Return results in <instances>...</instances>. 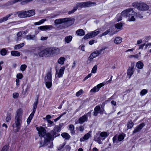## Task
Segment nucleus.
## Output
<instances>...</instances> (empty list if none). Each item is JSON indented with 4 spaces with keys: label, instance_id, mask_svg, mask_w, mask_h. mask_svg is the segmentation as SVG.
Instances as JSON below:
<instances>
[{
    "label": "nucleus",
    "instance_id": "nucleus-12",
    "mask_svg": "<svg viewBox=\"0 0 151 151\" xmlns=\"http://www.w3.org/2000/svg\"><path fill=\"white\" fill-rule=\"evenodd\" d=\"M104 109L103 108L101 109L100 106H97L94 108L93 115L95 116H96L99 113L102 114L104 113Z\"/></svg>",
    "mask_w": 151,
    "mask_h": 151
},
{
    "label": "nucleus",
    "instance_id": "nucleus-15",
    "mask_svg": "<svg viewBox=\"0 0 151 151\" xmlns=\"http://www.w3.org/2000/svg\"><path fill=\"white\" fill-rule=\"evenodd\" d=\"M145 125V124L143 123H142L138 125L136 127L134 128L133 132V134L140 132Z\"/></svg>",
    "mask_w": 151,
    "mask_h": 151
},
{
    "label": "nucleus",
    "instance_id": "nucleus-56",
    "mask_svg": "<svg viewBox=\"0 0 151 151\" xmlns=\"http://www.w3.org/2000/svg\"><path fill=\"white\" fill-rule=\"evenodd\" d=\"M122 16H123L122 15V13L121 14H119L118 15L117 18L118 21H120L122 20Z\"/></svg>",
    "mask_w": 151,
    "mask_h": 151
},
{
    "label": "nucleus",
    "instance_id": "nucleus-10",
    "mask_svg": "<svg viewBox=\"0 0 151 151\" xmlns=\"http://www.w3.org/2000/svg\"><path fill=\"white\" fill-rule=\"evenodd\" d=\"M124 138V137L122 134L118 135H115L113 138V142L114 144H116L118 143L119 142H120L123 140Z\"/></svg>",
    "mask_w": 151,
    "mask_h": 151
},
{
    "label": "nucleus",
    "instance_id": "nucleus-61",
    "mask_svg": "<svg viewBox=\"0 0 151 151\" xmlns=\"http://www.w3.org/2000/svg\"><path fill=\"white\" fill-rule=\"evenodd\" d=\"M78 130L80 132H82L84 130L83 126H81L78 127Z\"/></svg>",
    "mask_w": 151,
    "mask_h": 151
},
{
    "label": "nucleus",
    "instance_id": "nucleus-48",
    "mask_svg": "<svg viewBox=\"0 0 151 151\" xmlns=\"http://www.w3.org/2000/svg\"><path fill=\"white\" fill-rule=\"evenodd\" d=\"M83 93V91L82 89H81L79 91L77 92L76 93V96L77 97H78L81 95Z\"/></svg>",
    "mask_w": 151,
    "mask_h": 151
},
{
    "label": "nucleus",
    "instance_id": "nucleus-7",
    "mask_svg": "<svg viewBox=\"0 0 151 151\" xmlns=\"http://www.w3.org/2000/svg\"><path fill=\"white\" fill-rule=\"evenodd\" d=\"M44 142L42 141L40 142L39 143L40 145V147L44 146L47 145L48 143H50V141H53L52 140V136L49 133H47L44 137Z\"/></svg>",
    "mask_w": 151,
    "mask_h": 151
},
{
    "label": "nucleus",
    "instance_id": "nucleus-23",
    "mask_svg": "<svg viewBox=\"0 0 151 151\" xmlns=\"http://www.w3.org/2000/svg\"><path fill=\"white\" fill-rule=\"evenodd\" d=\"M20 1L21 0H14L13 1H9L6 3L5 5L6 6H9L18 2H20Z\"/></svg>",
    "mask_w": 151,
    "mask_h": 151
},
{
    "label": "nucleus",
    "instance_id": "nucleus-39",
    "mask_svg": "<svg viewBox=\"0 0 151 151\" xmlns=\"http://www.w3.org/2000/svg\"><path fill=\"white\" fill-rule=\"evenodd\" d=\"M34 114L32 113H31V114H30V115H29V117L27 119V123L28 124H29L30 123V122L31 121V120L32 119V118L34 116Z\"/></svg>",
    "mask_w": 151,
    "mask_h": 151
},
{
    "label": "nucleus",
    "instance_id": "nucleus-46",
    "mask_svg": "<svg viewBox=\"0 0 151 151\" xmlns=\"http://www.w3.org/2000/svg\"><path fill=\"white\" fill-rule=\"evenodd\" d=\"M147 92V90L145 89H144L142 90L140 92V95L142 96L145 95Z\"/></svg>",
    "mask_w": 151,
    "mask_h": 151
},
{
    "label": "nucleus",
    "instance_id": "nucleus-20",
    "mask_svg": "<svg viewBox=\"0 0 151 151\" xmlns=\"http://www.w3.org/2000/svg\"><path fill=\"white\" fill-rule=\"evenodd\" d=\"M53 28V27L52 25H45L39 27L38 28L41 30H47L51 29Z\"/></svg>",
    "mask_w": 151,
    "mask_h": 151
},
{
    "label": "nucleus",
    "instance_id": "nucleus-29",
    "mask_svg": "<svg viewBox=\"0 0 151 151\" xmlns=\"http://www.w3.org/2000/svg\"><path fill=\"white\" fill-rule=\"evenodd\" d=\"M38 102V99H37L36 101L35 102L33 105V110L32 113L35 114L36 110V109L37 107V105Z\"/></svg>",
    "mask_w": 151,
    "mask_h": 151
},
{
    "label": "nucleus",
    "instance_id": "nucleus-53",
    "mask_svg": "<svg viewBox=\"0 0 151 151\" xmlns=\"http://www.w3.org/2000/svg\"><path fill=\"white\" fill-rule=\"evenodd\" d=\"M29 88L30 86H29L27 85V88L25 89L24 91V90H23V93L24 95H25L26 94L27 91L29 90Z\"/></svg>",
    "mask_w": 151,
    "mask_h": 151
},
{
    "label": "nucleus",
    "instance_id": "nucleus-9",
    "mask_svg": "<svg viewBox=\"0 0 151 151\" xmlns=\"http://www.w3.org/2000/svg\"><path fill=\"white\" fill-rule=\"evenodd\" d=\"M50 48H46L38 53L40 57H48L51 55Z\"/></svg>",
    "mask_w": 151,
    "mask_h": 151
},
{
    "label": "nucleus",
    "instance_id": "nucleus-1",
    "mask_svg": "<svg viewBox=\"0 0 151 151\" xmlns=\"http://www.w3.org/2000/svg\"><path fill=\"white\" fill-rule=\"evenodd\" d=\"M22 110L19 109L17 110L15 114L14 119V123L12 126L13 128H16L15 131L18 132L19 131L22 124Z\"/></svg>",
    "mask_w": 151,
    "mask_h": 151
},
{
    "label": "nucleus",
    "instance_id": "nucleus-64",
    "mask_svg": "<svg viewBox=\"0 0 151 151\" xmlns=\"http://www.w3.org/2000/svg\"><path fill=\"white\" fill-rule=\"evenodd\" d=\"M66 151H69L70 150V147L69 146H66L65 147Z\"/></svg>",
    "mask_w": 151,
    "mask_h": 151
},
{
    "label": "nucleus",
    "instance_id": "nucleus-25",
    "mask_svg": "<svg viewBox=\"0 0 151 151\" xmlns=\"http://www.w3.org/2000/svg\"><path fill=\"white\" fill-rule=\"evenodd\" d=\"M12 15V13L10 14L7 15L6 17L2 18L0 19V23H1L3 22L6 21L7 20L9 17Z\"/></svg>",
    "mask_w": 151,
    "mask_h": 151
},
{
    "label": "nucleus",
    "instance_id": "nucleus-27",
    "mask_svg": "<svg viewBox=\"0 0 151 151\" xmlns=\"http://www.w3.org/2000/svg\"><path fill=\"white\" fill-rule=\"evenodd\" d=\"M94 140L95 141L97 142L99 144H100L101 142V140H102V138L100 134L98 135L96 137H95Z\"/></svg>",
    "mask_w": 151,
    "mask_h": 151
},
{
    "label": "nucleus",
    "instance_id": "nucleus-21",
    "mask_svg": "<svg viewBox=\"0 0 151 151\" xmlns=\"http://www.w3.org/2000/svg\"><path fill=\"white\" fill-rule=\"evenodd\" d=\"M50 50L51 52V55L55 54H58L59 53L60 51V49L56 47L50 48Z\"/></svg>",
    "mask_w": 151,
    "mask_h": 151
},
{
    "label": "nucleus",
    "instance_id": "nucleus-35",
    "mask_svg": "<svg viewBox=\"0 0 151 151\" xmlns=\"http://www.w3.org/2000/svg\"><path fill=\"white\" fill-rule=\"evenodd\" d=\"M28 12H27V17H29L34 15L35 14V12L34 10H31L27 11Z\"/></svg>",
    "mask_w": 151,
    "mask_h": 151
},
{
    "label": "nucleus",
    "instance_id": "nucleus-58",
    "mask_svg": "<svg viewBox=\"0 0 151 151\" xmlns=\"http://www.w3.org/2000/svg\"><path fill=\"white\" fill-rule=\"evenodd\" d=\"M92 110H91V111L88 112L87 113L85 114L84 115H86V117L88 118V116L91 117V112Z\"/></svg>",
    "mask_w": 151,
    "mask_h": 151
},
{
    "label": "nucleus",
    "instance_id": "nucleus-55",
    "mask_svg": "<svg viewBox=\"0 0 151 151\" xmlns=\"http://www.w3.org/2000/svg\"><path fill=\"white\" fill-rule=\"evenodd\" d=\"M99 90H98L97 88L96 87H94L90 91V92H96L98 91Z\"/></svg>",
    "mask_w": 151,
    "mask_h": 151
},
{
    "label": "nucleus",
    "instance_id": "nucleus-50",
    "mask_svg": "<svg viewBox=\"0 0 151 151\" xmlns=\"http://www.w3.org/2000/svg\"><path fill=\"white\" fill-rule=\"evenodd\" d=\"M77 10V7H74L73 9L71 11H69L68 14H70L74 12Z\"/></svg>",
    "mask_w": 151,
    "mask_h": 151
},
{
    "label": "nucleus",
    "instance_id": "nucleus-18",
    "mask_svg": "<svg viewBox=\"0 0 151 151\" xmlns=\"http://www.w3.org/2000/svg\"><path fill=\"white\" fill-rule=\"evenodd\" d=\"M25 38L27 40H36L37 39L36 36L35 35H27L26 36Z\"/></svg>",
    "mask_w": 151,
    "mask_h": 151
},
{
    "label": "nucleus",
    "instance_id": "nucleus-51",
    "mask_svg": "<svg viewBox=\"0 0 151 151\" xmlns=\"http://www.w3.org/2000/svg\"><path fill=\"white\" fill-rule=\"evenodd\" d=\"M27 67V66L25 64L22 65L20 67V70L22 71H24L25 69Z\"/></svg>",
    "mask_w": 151,
    "mask_h": 151
},
{
    "label": "nucleus",
    "instance_id": "nucleus-4",
    "mask_svg": "<svg viewBox=\"0 0 151 151\" xmlns=\"http://www.w3.org/2000/svg\"><path fill=\"white\" fill-rule=\"evenodd\" d=\"M132 6L142 11H147L149 8V6L145 3L142 2H134Z\"/></svg>",
    "mask_w": 151,
    "mask_h": 151
},
{
    "label": "nucleus",
    "instance_id": "nucleus-62",
    "mask_svg": "<svg viewBox=\"0 0 151 151\" xmlns=\"http://www.w3.org/2000/svg\"><path fill=\"white\" fill-rule=\"evenodd\" d=\"M22 31H20L19 32H18L17 34V37H21L22 35Z\"/></svg>",
    "mask_w": 151,
    "mask_h": 151
},
{
    "label": "nucleus",
    "instance_id": "nucleus-47",
    "mask_svg": "<svg viewBox=\"0 0 151 151\" xmlns=\"http://www.w3.org/2000/svg\"><path fill=\"white\" fill-rule=\"evenodd\" d=\"M97 68V66L96 65H94L93 67L91 73H95L96 72V70Z\"/></svg>",
    "mask_w": 151,
    "mask_h": 151
},
{
    "label": "nucleus",
    "instance_id": "nucleus-30",
    "mask_svg": "<svg viewBox=\"0 0 151 151\" xmlns=\"http://www.w3.org/2000/svg\"><path fill=\"white\" fill-rule=\"evenodd\" d=\"M11 54L14 56H19L20 55V53L17 51H12L11 52Z\"/></svg>",
    "mask_w": 151,
    "mask_h": 151
},
{
    "label": "nucleus",
    "instance_id": "nucleus-3",
    "mask_svg": "<svg viewBox=\"0 0 151 151\" xmlns=\"http://www.w3.org/2000/svg\"><path fill=\"white\" fill-rule=\"evenodd\" d=\"M136 14V13L133 11L132 8H129L122 12V15L123 17L128 18V19L129 21H133L135 20L134 16Z\"/></svg>",
    "mask_w": 151,
    "mask_h": 151
},
{
    "label": "nucleus",
    "instance_id": "nucleus-45",
    "mask_svg": "<svg viewBox=\"0 0 151 151\" xmlns=\"http://www.w3.org/2000/svg\"><path fill=\"white\" fill-rule=\"evenodd\" d=\"M7 51L4 48L2 49L1 50V54L3 56H4L6 54Z\"/></svg>",
    "mask_w": 151,
    "mask_h": 151
},
{
    "label": "nucleus",
    "instance_id": "nucleus-43",
    "mask_svg": "<svg viewBox=\"0 0 151 151\" xmlns=\"http://www.w3.org/2000/svg\"><path fill=\"white\" fill-rule=\"evenodd\" d=\"M110 32V29H108L106 30L105 32L99 35L100 37H101L102 36H105L108 34Z\"/></svg>",
    "mask_w": 151,
    "mask_h": 151
},
{
    "label": "nucleus",
    "instance_id": "nucleus-63",
    "mask_svg": "<svg viewBox=\"0 0 151 151\" xmlns=\"http://www.w3.org/2000/svg\"><path fill=\"white\" fill-rule=\"evenodd\" d=\"M94 40H92L89 42V44L90 45H92L94 43Z\"/></svg>",
    "mask_w": 151,
    "mask_h": 151
},
{
    "label": "nucleus",
    "instance_id": "nucleus-5",
    "mask_svg": "<svg viewBox=\"0 0 151 151\" xmlns=\"http://www.w3.org/2000/svg\"><path fill=\"white\" fill-rule=\"evenodd\" d=\"M61 127V126L60 124L59 126L55 125L54 128L49 133L52 136V140H53L54 138L60 136V134L57 132H60Z\"/></svg>",
    "mask_w": 151,
    "mask_h": 151
},
{
    "label": "nucleus",
    "instance_id": "nucleus-37",
    "mask_svg": "<svg viewBox=\"0 0 151 151\" xmlns=\"http://www.w3.org/2000/svg\"><path fill=\"white\" fill-rule=\"evenodd\" d=\"M72 36L69 35L66 37L65 38V42L67 43L70 42L72 40Z\"/></svg>",
    "mask_w": 151,
    "mask_h": 151
},
{
    "label": "nucleus",
    "instance_id": "nucleus-26",
    "mask_svg": "<svg viewBox=\"0 0 151 151\" xmlns=\"http://www.w3.org/2000/svg\"><path fill=\"white\" fill-rule=\"evenodd\" d=\"M90 136V134L88 133H87L84 135L83 137L80 139V141L82 142L84 141L85 140H87L89 138Z\"/></svg>",
    "mask_w": 151,
    "mask_h": 151
},
{
    "label": "nucleus",
    "instance_id": "nucleus-31",
    "mask_svg": "<svg viewBox=\"0 0 151 151\" xmlns=\"http://www.w3.org/2000/svg\"><path fill=\"white\" fill-rule=\"evenodd\" d=\"M144 64L141 61H138L136 64V66L137 68L139 69H141L143 68Z\"/></svg>",
    "mask_w": 151,
    "mask_h": 151
},
{
    "label": "nucleus",
    "instance_id": "nucleus-52",
    "mask_svg": "<svg viewBox=\"0 0 151 151\" xmlns=\"http://www.w3.org/2000/svg\"><path fill=\"white\" fill-rule=\"evenodd\" d=\"M8 148V146L7 145H5L3 147L1 151H7Z\"/></svg>",
    "mask_w": 151,
    "mask_h": 151
},
{
    "label": "nucleus",
    "instance_id": "nucleus-24",
    "mask_svg": "<svg viewBox=\"0 0 151 151\" xmlns=\"http://www.w3.org/2000/svg\"><path fill=\"white\" fill-rule=\"evenodd\" d=\"M134 123L132 122V120L130 119L128 121L127 124V129H129L133 127Z\"/></svg>",
    "mask_w": 151,
    "mask_h": 151
},
{
    "label": "nucleus",
    "instance_id": "nucleus-22",
    "mask_svg": "<svg viewBox=\"0 0 151 151\" xmlns=\"http://www.w3.org/2000/svg\"><path fill=\"white\" fill-rule=\"evenodd\" d=\"M65 67L63 66L60 69L59 72L58 73V76L59 78L62 77L64 73Z\"/></svg>",
    "mask_w": 151,
    "mask_h": 151
},
{
    "label": "nucleus",
    "instance_id": "nucleus-14",
    "mask_svg": "<svg viewBox=\"0 0 151 151\" xmlns=\"http://www.w3.org/2000/svg\"><path fill=\"white\" fill-rule=\"evenodd\" d=\"M37 130L38 131L39 136L41 137L45 136V135L47 133H46V130L45 129L42 127H37L36 128Z\"/></svg>",
    "mask_w": 151,
    "mask_h": 151
},
{
    "label": "nucleus",
    "instance_id": "nucleus-16",
    "mask_svg": "<svg viewBox=\"0 0 151 151\" xmlns=\"http://www.w3.org/2000/svg\"><path fill=\"white\" fill-rule=\"evenodd\" d=\"M52 74L51 71H50L47 74L45 78V81H52Z\"/></svg>",
    "mask_w": 151,
    "mask_h": 151
},
{
    "label": "nucleus",
    "instance_id": "nucleus-34",
    "mask_svg": "<svg viewBox=\"0 0 151 151\" xmlns=\"http://www.w3.org/2000/svg\"><path fill=\"white\" fill-rule=\"evenodd\" d=\"M24 45V43H21L19 44L16 45L14 47V49L15 50L19 49L23 47Z\"/></svg>",
    "mask_w": 151,
    "mask_h": 151
},
{
    "label": "nucleus",
    "instance_id": "nucleus-41",
    "mask_svg": "<svg viewBox=\"0 0 151 151\" xmlns=\"http://www.w3.org/2000/svg\"><path fill=\"white\" fill-rule=\"evenodd\" d=\"M7 117L6 118V121L7 122H9L11 119V114L10 113L8 112L7 114Z\"/></svg>",
    "mask_w": 151,
    "mask_h": 151
},
{
    "label": "nucleus",
    "instance_id": "nucleus-13",
    "mask_svg": "<svg viewBox=\"0 0 151 151\" xmlns=\"http://www.w3.org/2000/svg\"><path fill=\"white\" fill-rule=\"evenodd\" d=\"M27 11H22L16 12L15 13V15L18 14V17L20 18H24L27 17Z\"/></svg>",
    "mask_w": 151,
    "mask_h": 151
},
{
    "label": "nucleus",
    "instance_id": "nucleus-40",
    "mask_svg": "<svg viewBox=\"0 0 151 151\" xmlns=\"http://www.w3.org/2000/svg\"><path fill=\"white\" fill-rule=\"evenodd\" d=\"M100 135H101V137H103L102 140L104 139L106 137H107L108 136V134L107 133L105 132H101L100 133Z\"/></svg>",
    "mask_w": 151,
    "mask_h": 151
},
{
    "label": "nucleus",
    "instance_id": "nucleus-59",
    "mask_svg": "<svg viewBox=\"0 0 151 151\" xmlns=\"http://www.w3.org/2000/svg\"><path fill=\"white\" fill-rule=\"evenodd\" d=\"M19 94L18 93H14L13 94V97L15 99L17 98Z\"/></svg>",
    "mask_w": 151,
    "mask_h": 151
},
{
    "label": "nucleus",
    "instance_id": "nucleus-36",
    "mask_svg": "<svg viewBox=\"0 0 151 151\" xmlns=\"http://www.w3.org/2000/svg\"><path fill=\"white\" fill-rule=\"evenodd\" d=\"M70 130V133L72 134L75 133L74 129V126L73 124H70L68 126Z\"/></svg>",
    "mask_w": 151,
    "mask_h": 151
},
{
    "label": "nucleus",
    "instance_id": "nucleus-28",
    "mask_svg": "<svg viewBox=\"0 0 151 151\" xmlns=\"http://www.w3.org/2000/svg\"><path fill=\"white\" fill-rule=\"evenodd\" d=\"M76 33L78 35L83 36L85 34V32L83 29H80L76 31Z\"/></svg>",
    "mask_w": 151,
    "mask_h": 151
},
{
    "label": "nucleus",
    "instance_id": "nucleus-2",
    "mask_svg": "<svg viewBox=\"0 0 151 151\" xmlns=\"http://www.w3.org/2000/svg\"><path fill=\"white\" fill-rule=\"evenodd\" d=\"M73 21L70 19L65 18L57 19L55 21V23L57 27L61 29L73 24Z\"/></svg>",
    "mask_w": 151,
    "mask_h": 151
},
{
    "label": "nucleus",
    "instance_id": "nucleus-54",
    "mask_svg": "<svg viewBox=\"0 0 151 151\" xmlns=\"http://www.w3.org/2000/svg\"><path fill=\"white\" fill-rule=\"evenodd\" d=\"M17 79H21L23 77V75L21 73H19L17 75Z\"/></svg>",
    "mask_w": 151,
    "mask_h": 151
},
{
    "label": "nucleus",
    "instance_id": "nucleus-11",
    "mask_svg": "<svg viewBox=\"0 0 151 151\" xmlns=\"http://www.w3.org/2000/svg\"><path fill=\"white\" fill-rule=\"evenodd\" d=\"M100 32L97 31V30L91 32L90 33L87 34L83 37L84 39L86 40L88 38H91L99 34Z\"/></svg>",
    "mask_w": 151,
    "mask_h": 151
},
{
    "label": "nucleus",
    "instance_id": "nucleus-49",
    "mask_svg": "<svg viewBox=\"0 0 151 151\" xmlns=\"http://www.w3.org/2000/svg\"><path fill=\"white\" fill-rule=\"evenodd\" d=\"M31 1L30 0H26L25 1H22V0L21 1H20L21 2L20 4L21 5H24L27 4L28 2Z\"/></svg>",
    "mask_w": 151,
    "mask_h": 151
},
{
    "label": "nucleus",
    "instance_id": "nucleus-32",
    "mask_svg": "<svg viewBox=\"0 0 151 151\" xmlns=\"http://www.w3.org/2000/svg\"><path fill=\"white\" fill-rule=\"evenodd\" d=\"M122 42V38L119 37H117L114 40V42L116 44H119Z\"/></svg>",
    "mask_w": 151,
    "mask_h": 151
},
{
    "label": "nucleus",
    "instance_id": "nucleus-44",
    "mask_svg": "<svg viewBox=\"0 0 151 151\" xmlns=\"http://www.w3.org/2000/svg\"><path fill=\"white\" fill-rule=\"evenodd\" d=\"M115 27L117 29H121L122 27V24L121 23H118L115 24Z\"/></svg>",
    "mask_w": 151,
    "mask_h": 151
},
{
    "label": "nucleus",
    "instance_id": "nucleus-38",
    "mask_svg": "<svg viewBox=\"0 0 151 151\" xmlns=\"http://www.w3.org/2000/svg\"><path fill=\"white\" fill-rule=\"evenodd\" d=\"M65 60V58L64 57H61L58 59V62L60 64L62 65L64 63Z\"/></svg>",
    "mask_w": 151,
    "mask_h": 151
},
{
    "label": "nucleus",
    "instance_id": "nucleus-19",
    "mask_svg": "<svg viewBox=\"0 0 151 151\" xmlns=\"http://www.w3.org/2000/svg\"><path fill=\"white\" fill-rule=\"evenodd\" d=\"M88 119L86 117V115H84L82 117H80L78 119V123L79 124H83L85 122H87Z\"/></svg>",
    "mask_w": 151,
    "mask_h": 151
},
{
    "label": "nucleus",
    "instance_id": "nucleus-57",
    "mask_svg": "<svg viewBox=\"0 0 151 151\" xmlns=\"http://www.w3.org/2000/svg\"><path fill=\"white\" fill-rule=\"evenodd\" d=\"M104 84L103 83H101L96 86V87L97 88L98 90H99L100 88L104 86Z\"/></svg>",
    "mask_w": 151,
    "mask_h": 151
},
{
    "label": "nucleus",
    "instance_id": "nucleus-17",
    "mask_svg": "<svg viewBox=\"0 0 151 151\" xmlns=\"http://www.w3.org/2000/svg\"><path fill=\"white\" fill-rule=\"evenodd\" d=\"M134 66L132 65L131 67H129L127 71V75L129 76V78L134 73Z\"/></svg>",
    "mask_w": 151,
    "mask_h": 151
},
{
    "label": "nucleus",
    "instance_id": "nucleus-60",
    "mask_svg": "<svg viewBox=\"0 0 151 151\" xmlns=\"http://www.w3.org/2000/svg\"><path fill=\"white\" fill-rule=\"evenodd\" d=\"M92 75V74L91 73H90L88 74V76H86L83 79V81H85L86 80H87V79H88V78L90 77Z\"/></svg>",
    "mask_w": 151,
    "mask_h": 151
},
{
    "label": "nucleus",
    "instance_id": "nucleus-6",
    "mask_svg": "<svg viewBox=\"0 0 151 151\" xmlns=\"http://www.w3.org/2000/svg\"><path fill=\"white\" fill-rule=\"evenodd\" d=\"M96 3L95 2H91L90 1H88L86 2H81L78 3L76 4V6L74 7H77V9L78 7L81 8L88 7L91 6H95L96 5Z\"/></svg>",
    "mask_w": 151,
    "mask_h": 151
},
{
    "label": "nucleus",
    "instance_id": "nucleus-8",
    "mask_svg": "<svg viewBox=\"0 0 151 151\" xmlns=\"http://www.w3.org/2000/svg\"><path fill=\"white\" fill-rule=\"evenodd\" d=\"M106 48H103L99 50H96L92 52L88 57L90 60H92L94 58L102 55L104 53V50Z\"/></svg>",
    "mask_w": 151,
    "mask_h": 151
},
{
    "label": "nucleus",
    "instance_id": "nucleus-33",
    "mask_svg": "<svg viewBox=\"0 0 151 151\" xmlns=\"http://www.w3.org/2000/svg\"><path fill=\"white\" fill-rule=\"evenodd\" d=\"M61 136L66 139H69L70 137V136L67 133L64 132L61 134Z\"/></svg>",
    "mask_w": 151,
    "mask_h": 151
},
{
    "label": "nucleus",
    "instance_id": "nucleus-42",
    "mask_svg": "<svg viewBox=\"0 0 151 151\" xmlns=\"http://www.w3.org/2000/svg\"><path fill=\"white\" fill-rule=\"evenodd\" d=\"M45 85L46 87L48 88H50L52 86V81L45 82Z\"/></svg>",
    "mask_w": 151,
    "mask_h": 151
}]
</instances>
